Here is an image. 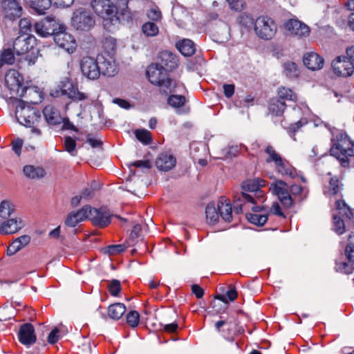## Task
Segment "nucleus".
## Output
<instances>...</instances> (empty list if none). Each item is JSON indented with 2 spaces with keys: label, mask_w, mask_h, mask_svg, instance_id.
I'll list each match as a JSON object with an SVG mask.
<instances>
[{
  "label": "nucleus",
  "mask_w": 354,
  "mask_h": 354,
  "mask_svg": "<svg viewBox=\"0 0 354 354\" xmlns=\"http://www.w3.org/2000/svg\"><path fill=\"white\" fill-rule=\"evenodd\" d=\"M120 8L117 7L111 0H93L91 6L95 12L101 17L104 21V26L109 28V25H114L120 20L129 21L133 18V15L128 8L129 0H115Z\"/></svg>",
  "instance_id": "obj_1"
},
{
  "label": "nucleus",
  "mask_w": 354,
  "mask_h": 354,
  "mask_svg": "<svg viewBox=\"0 0 354 354\" xmlns=\"http://www.w3.org/2000/svg\"><path fill=\"white\" fill-rule=\"evenodd\" d=\"M34 43L35 37L28 35H20L15 39L13 51L19 57V62H26L28 66L35 64L37 58V50L33 47Z\"/></svg>",
  "instance_id": "obj_2"
},
{
  "label": "nucleus",
  "mask_w": 354,
  "mask_h": 354,
  "mask_svg": "<svg viewBox=\"0 0 354 354\" xmlns=\"http://www.w3.org/2000/svg\"><path fill=\"white\" fill-rule=\"evenodd\" d=\"M330 154L342 165H348L349 158L354 156V142L344 133H339L332 140Z\"/></svg>",
  "instance_id": "obj_3"
},
{
  "label": "nucleus",
  "mask_w": 354,
  "mask_h": 354,
  "mask_svg": "<svg viewBox=\"0 0 354 354\" xmlns=\"http://www.w3.org/2000/svg\"><path fill=\"white\" fill-rule=\"evenodd\" d=\"M149 81L153 85L167 88H176L184 86L183 84L171 78L165 68L158 64H151L147 69Z\"/></svg>",
  "instance_id": "obj_4"
},
{
  "label": "nucleus",
  "mask_w": 354,
  "mask_h": 354,
  "mask_svg": "<svg viewBox=\"0 0 354 354\" xmlns=\"http://www.w3.org/2000/svg\"><path fill=\"white\" fill-rule=\"evenodd\" d=\"M241 196L245 204L237 203L235 207L236 212H241L243 207L250 208L254 213L247 214L248 220L256 225H263L268 221V210L265 209L264 206L255 205L256 201L252 195L243 193Z\"/></svg>",
  "instance_id": "obj_5"
},
{
  "label": "nucleus",
  "mask_w": 354,
  "mask_h": 354,
  "mask_svg": "<svg viewBox=\"0 0 354 354\" xmlns=\"http://www.w3.org/2000/svg\"><path fill=\"white\" fill-rule=\"evenodd\" d=\"M297 95L293 90H278L277 95L269 103V112L275 116H281L286 109L287 102H295Z\"/></svg>",
  "instance_id": "obj_6"
},
{
  "label": "nucleus",
  "mask_w": 354,
  "mask_h": 354,
  "mask_svg": "<svg viewBox=\"0 0 354 354\" xmlns=\"http://www.w3.org/2000/svg\"><path fill=\"white\" fill-rule=\"evenodd\" d=\"M254 31L259 38L269 40L274 37L277 31V26L272 18L268 16H259L254 20Z\"/></svg>",
  "instance_id": "obj_7"
},
{
  "label": "nucleus",
  "mask_w": 354,
  "mask_h": 354,
  "mask_svg": "<svg viewBox=\"0 0 354 354\" xmlns=\"http://www.w3.org/2000/svg\"><path fill=\"white\" fill-rule=\"evenodd\" d=\"M15 115L17 121L22 125L31 127L40 120V114L34 108L20 104L17 106Z\"/></svg>",
  "instance_id": "obj_8"
},
{
  "label": "nucleus",
  "mask_w": 354,
  "mask_h": 354,
  "mask_svg": "<svg viewBox=\"0 0 354 354\" xmlns=\"http://www.w3.org/2000/svg\"><path fill=\"white\" fill-rule=\"evenodd\" d=\"M72 25L77 30H88L95 25V19L91 11L80 8L73 12Z\"/></svg>",
  "instance_id": "obj_9"
},
{
  "label": "nucleus",
  "mask_w": 354,
  "mask_h": 354,
  "mask_svg": "<svg viewBox=\"0 0 354 354\" xmlns=\"http://www.w3.org/2000/svg\"><path fill=\"white\" fill-rule=\"evenodd\" d=\"M336 209L338 211V215H333V230L334 231L341 235L345 231V223L340 218V216L350 219L353 216V212L350 207L343 201H337L335 203Z\"/></svg>",
  "instance_id": "obj_10"
},
{
  "label": "nucleus",
  "mask_w": 354,
  "mask_h": 354,
  "mask_svg": "<svg viewBox=\"0 0 354 354\" xmlns=\"http://www.w3.org/2000/svg\"><path fill=\"white\" fill-rule=\"evenodd\" d=\"M270 192L277 196L282 205L289 208L293 205V199L288 191V186L283 180H278L270 184L269 187Z\"/></svg>",
  "instance_id": "obj_11"
},
{
  "label": "nucleus",
  "mask_w": 354,
  "mask_h": 354,
  "mask_svg": "<svg viewBox=\"0 0 354 354\" xmlns=\"http://www.w3.org/2000/svg\"><path fill=\"white\" fill-rule=\"evenodd\" d=\"M97 57H84L80 61V69L84 77L95 80L100 77V69Z\"/></svg>",
  "instance_id": "obj_12"
},
{
  "label": "nucleus",
  "mask_w": 354,
  "mask_h": 354,
  "mask_svg": "<svg viewBox=\"0 0 354 354\" xmlns=\"http://www.w3.org/2000/svg\"><path fill=\"white\" fill-rule=\"evenodd\" d=\"M266 181L261 178H254V179H249L245 181L242 185L243 192L240 194V195L234 197V203L236 205L237 203H243L245 204V201L242 199V194L246 192H252L254 193V195L257 196V197L262 196L263 193L260 190L261 187L266 186Z\"/></svg>",
  "instance_id": "obj_13"
},
{
  "label": "nucleus",
  "mask_w": 354,
  "mask_h": 354,
  "mask_svg": "<svg viewBox=\"0 0 354 354\" xmlns=\"http://www.w3.org/2000/svg\"><path fill=\"white\" fill-rule=\"evenodd\" d=\"M3 17L11 21L19 18L23 13V8L19 0H0Z\"/></svg>",
  "instance_id": "obj_14"
},
{
  "label": "nucleus",
  "mask_w": 354,
  "mask_h": 354,
  "mask_svg": "<svg viewBox=\"0 0 354 354\" xmlns=\"http://www.w3.org/2000/svg\"><path fill=\"white\" fill-rule=\"evenodd\" d=\"M100 75L114 76L118 73V65L115 57L112 55H97Z\"/></svg>",
  "instance_id": "obj_15"
},
{
  "label": "nucleus",
  "mask_w": 354,
  "mask_h": 354,
  "mask_svg": "<svg viewBox=\"0 0 354 354\" xmlns=\"http://www.w3.org/2000/svg\"><path fill=\"white\" fill-rule=\"evenodd\" d=\"M285 28L289 35L298 38L306 37L310 32V28L306 24L295 19H290L286 21Z\"/></svg>",
  "instance_id": "obj_16"
},
{
  "label": "nucleus",
  "mask_w": 354,
  "mask_h": 354,
  "mask_svg": "<svg viewBox=\"0 0 354 354\" xmlns=\"http://www.w3.org/2000/svg\"><path fill=\"white\" fill-rule=\"evenodd\" d=\"M24 226V222L20 217L8 218L0 221V234H12L18 232Z\"/></svg>",
  "instance_id": "obj_17"
},
{
  "label": "nucleus",
  "mask_w": 354,
  "mask_h": 354,
  "mask_svg": "<svg viewBox=\"0 0 354 354\" xmlns=\"http://www.w3.org/2000/svg\"><path fill=\"white\" fill-rule=\"evenodd\" d=\"M334 73L337 75L350 76L354 71V64L347 57H338L332 64Z\"/></svg>",
  "instance_id": "obj_18"
},
{
  "label": "nucleus",
  "mask_w": 354,
  "mask_h": 354,
  "mask_svg": "<svg viewBox=\"0 0 354 354\" xmlns=\"http://www.w3.org/2000/svg\"><path fill=\"white\" fill-rule=\"evenodd\" d=\"M53 39L57 46L64 48L68 53H72L75 50V40L71 34L65 31V29L55 33Z\"/></svg>",
  "instance_id": "obj_19"
},
{
  "label": "nucleus",
  "mask_w": 354,
  "mask_h": 354,
  "mask_svg": "<svg viewBox=\"0 0 354 354\" xmlns=\"http://www.w3.org/2000/svg\"><path fill=\"white\" fill-rule=\"evenodd\" d=\"M88 218L92 223L99 227H106L110 223V214L108 212L102 209L92 208L88 205Z\"/></svg>",
  "instance_id": "obj_20"
},
{
  "label": "nucleus",
  "mask_w": 354,
  "mask_h": 354,
  "mask_svg": "<svg viewBox=\"0 0 354 354\" xmlns=\"http://www.w3.org/2000/svg\"><path fill=\"white\" fill-rule=\"evenodd\" d=\"M18 337L19 341L25 346L35 344L37 337L33 326L29 323L21 325L18 332Z\"/></svg>",
  "instance_id": "obj_21"
},
{
  "label": "nucleus",
  "mask_w": 354,
  "mask_h": 354,
  "mask_svg": "<svg viewBox=\"0 0 354 354\" xmlns=\"http://www.w3.org/2000/svg\"><path fill=\"white\" fill-rule=\"evenodd\" d=\"M275 171L280 175L284 177H288L290 178H296L299 177L303 182H306V179L299 174L295 167H293L290 163L286 159L282 158V160L279 162L274 166Z\"/></svg>",
  "instance_id": "obj_22"
},
{
  "label": "nucleus",
  "mask_w": 354,
  "mask_h": 354,
  "mask_svg": "<svg viewBox=\"0 0 354 354\" xmlns=\"http://www.w3.org/2000/svg\"><path fill=\"white\" fill-rule=\"evenodd\" d=\"M303 62L309 70L317 71L324 66V60L317 53L310 52L304 55Z\"/></svg>",
  "instance_id": "obj_23"
},
{
  "label": "nucleus",
  "mask_w": 354,
  "mask_h": 354,
  "mask_svg": "<svg viewBox=\"0 0 354 354\" xmlns=\"http://www.w3.org/2000/svg\"><path fill=\"white\" fill-rule=\"evenodd\" d=\"M88 218V205L83 207L77 212L69 213L65 220V224L68 227H75L79 223Z\"/></svg>",
  "instance_id": "obj_24"
},
{
  "label": "nucleus",
  "mask_w": 354,
  "mask_h": 354,
  "mask_svg": "<svg viewBox=\"0 0 354 354\" xmlns=\"http://www.w3.org/2000/svg\"><path fill=\"white\" fill-rule=\"evenodd\" d=\"M158 60L160 66L167 70H173L178 65V59L177 56L171 52L165 50L160 53Z\"/></svg>",
  "instance_id": "obj_25"
},
{
  "label": "nucleus",
  "mask_w": 354,
  "mask_h": 354,
  "mask_svg": "<svg viewBox=\"0 0 354 354\" xmlns=\"http://www.w3.org/2000/svg\"><path fill=\"white\" fill-rule=\"evenodd\" d=\"M156 166L160 170L167 171L173 169L176 163V158L168 153H160L156 160Z\"/></svg>",
  "instance_id": "obj_26"
},
{
  "label": "nucleus",
  "mask_w": 354,
  "mask_h": 354,
  "mask_svg": "<svg viewBox=\"0 0 354 354\" xmlns=\"http://www.w3.org/2000/svg\"><path fill=\"white\" fill-rule=\"evenodd\" d=\"M24 83L23 76L16 70L10 69L5 75V86L7 88H19Z\"/></svg>",
  "instance_id": "obj_27"
},
{
  "label": "nucleus",
  "mask_w": 354,
  "mask_h": 354,
  "mask_svg": "<svg viewBox=\"0 0 354 354\" xmlns=\"http://www.w3.org/2000/svg\"><path fill=\"white\" fill-rule=\"evenodd\" d=\"M217 209L221 217L225 222H231L232 220V208L229 199L222 197L218 201Z\"/></svg>",
  "instance_id": "obj_28"
},
{
  "label": "nucleus",
  "mask_w": 354,
  "mask_h": 354,
  "mask_svg": "<svg viewBox=\"0 0 354 354\" xmlns=\"http://www.w3.org/2000/svg\"><path fill=\"white\" fill-rule=\"evenodd\" d=\"M43 114L46 122L50 125H57L62 122L59 112L50 105L44 107Z\"/></svg>",
  "instance_id": "obj_29"
},
{
  "label": "nucleus",
  "mask_w": 354,
  "mask_h": 354,
  "mask_svg": "<svg viewBox=\"0 0 354 354\" xmlns=\"http://www.w3.org/2000/svg\"><path fill=\"white\" fill-rule=\"evenodd\" d=\"M126 306L122 303H115L108 307V316L114 320L120 319L126 312Z\"/></svg>",
  "instance_id": "obj_30"
},
{
  "label": "nucleus",
  "mask_w": 354,
  "mask_h": 354,
  "mask_svg": "<svg viewBox=\"0 0 354 354\" xmlns=\"http://www.w3.org/2000/svg\"><path fill=\"white\" fill-rule=\"evenodd\" d=\"M176 47L185 57L192 56L196 51L194 42L188 39H184L176 43Z\"/></svg>",
  "instance_id": "obj_31"
},
{
  "label": "nucleus",
  "mask_w": 354,
  "mask_h": 354,
  "mask_svg": "<svg viewBox=\"0 0 354 354\" xmlns=\"http://www.w3.org/2000/svg\"><path fill=\"white\" fill-rule=\"evenodd\" d=\"M26 93L27 90H3L1 95L10 102L19 101L21 103V98L24 97Z\"/></svg>",
  "instance_id": "obj_32"
},
{
  "label": "nucleus",
  "mask_w": 354,
  "mask_h": 354,
  "mask_svg": "<svg viewBox=\"0 0 354 354\" xmlns=\"http://www.w3.org/2000/svg\"><path fill=\"white\" fill-rule=\"evenodd\" d=\"M15 211L14 203L10 200H3L0 203V218L7 219L10 218Z\"/></svg>",
  "instance_id": "obj_33"
},
{
  "label": "nucleus",
  "mask_w": 354,
  "mask_h": 354,
  "mask_svg": "<svg viewBox=\"0 0 354 354\" xmlns=\"http://www.w3.org/2000/svg\"><path fill=\"white\" fill-rule=\"evenodd\" d=\"M283 73L288 78L295 79L300 74L297 64L293 62L288 61L283 64Z\"/></svg>",
  "instance_id": "obj_34"
},
{
  "label": "nucleus",
  "mask_w": 354,
  "mask_h": 354,
  "mask_svg": "<svg viewBox=\"0 0 354 354\" xmlns=\"http://www.w3.org/2000/svg\"><path fill=\"white\" fill-rule=\"evenodd\" d=\"M24 175L30 179H37L44 176V170L39 167L26 165L23 169Z\"/></svg>",
  "instance_id": "obj_35"
},
{
  "label": "nucleus",
  "mask_w": 354,
  "mask_h": 354,
  "mask_svg": "<svg viewBox=\"0 0 354 354\" xmlns=\"http://www.w3.org/2000/svg\"><path fill=\"white\" fill-rule=\"evenodd\" d=\"M15 53L11 48L3 49L0 53V68L5 64L12 65L15 61Z\"/></svg>",
  "instance_id": "obj_36"
},
{
  "label": "nucleus",
  "mask_w": 354,
  "mask_h": 354,
  "mask_svg": "<svg viewBox=\"0 0 354 354\" xmlns=\"http://www.w3.org/2000/svg\"><path fill=\"white\" fill-rule=\"evenodd\" d=\"M104 53L103 55L115 56L117 49V41L112 37H106L103 41Z\"/></svg>",
  "instance_id": "obj_37"
},
{
  "label": "nucleus",
  "mask_w": 354,
  "mask_h": 354,
  "mask_svg": "<svg viewBox=\"0 0 354 354\" xmlns=\"http://www.w3.org/2000/svg\"><path fill=\"white\" fill-rule=\"evenodd\" d=\"M217 207L214 203H209L205 209V214L207 222L211 224H214L218 220L219 215L218 213Z\"/></svg>",
  "instance_id": "obj_38"
},
{
  "label": "nucleus",
  "mask_w": 354,
  "mask_h": 354,
  "mask_svg": "<svg viewBox=\"0 0 354 354\" xmlns=\"http://www.w3.org/2000/svg\"><path fill=\"white\" fill-rule=\"evenodd\" d=\"M24 97H26L27 102L39 104L44 99L43 90H27Z\"/></svg>",
  "instance_id": "obj_39"
},
{
  "label": "nucleus",
  "mask_w": 354,
  "mask_h": 354,
  "mask_svg": "<svg viewBox=\"0 0 354 354\" xmlns=\"http://www.w3.org/2000/svg\"><path fill=\"white\" fill-rule=\"evenodd\" d=\"M265 152L268 155V157L266 159V162H274V166H275L283 158L272 146H268L265 149Z\"/></svg>",
  "instance_id": "obj_40"
},
{
  "label": "nucleus",
  "mask_w": 354,
  "mask_h": 354,
  "mask_svg": "<svg viewBox=\"0 0 354 354\" xmlns=\"http://www.w3.org/2000/svg\"><path fill=\"white\" fill-rule=\"evenodd\" d=\"M136 138L142 144L147 145L151 143V133L147 129H137L134 132Z\"/></svg>",
  "instance_id": "obj_41"
},
{
  "label": "nucleus",
  "mask_w": 354,
  "mask_h": 354,
  "mask_svg": "<svg viewBox=\"0 0 354 354\" xmlns=\"http://www.w3.org/2000/svg\"><path fill=\"white\" fill-rule=\"evenodd\" d=\"M142 31L147 37H155L158 34L159 28L153 22L148 21L142 25Z\"/></svg>",
  "instance_id": "obj_42"
},
{
  "label": "nucleus",
  "mask_w": 354,
  "mask_h": 354,
  "mask_svg": "<svg viewBox=\"0 0 354 354\" xmlns=\"http://www.w3.org/2000/svg\"><path fill=\"white\" fill-rule=\"evenodd\" d=\"M44 22H47L49 25L48 28L50 30L51 35L53 37L55 34L61 30L65 29L64 26L62 24L57 22L53 17H47L44 19Z\"/></svg>",
  "instance_id": "obj_43"
},
{
  "label": "nucleus",
  "mask_w": 354,
  "mask_h": 354,
  "mask_svg": "<svg viewBox=\"0 0 354 354\" xmlns=\"http://www.w3.org/2000/svg\"><path fill=\"white\" fill-rule=\"evenodd\" d=\"M186 102V98L184 95H171L167 98V103L174 108H180Z\"/></svg>",
  "instance_id": "obj_44"
},
{
  "label": "nucleus",
  "mask_w": 354,
  "mask_h": 354,
  "mask_svg": "<svg viewBox=\"0 0 354 354\" xmlns=\"http://www.w3.org/2000/svg\"><path fill=\"white\" fill-rule=\"evenodd\" d=\"M345 254L350 262L354 263V233L350 234L345 249Z\"/></svg>",
  "instance_id": "obj_45"
},
{
  "label": "nucleus",
  "mask_w": 354,
  "mask_h": 354,
  "mask_svg": "<svg viewBox=\"0 0 354 354\" xmlns=\"http://www.w3.org/2000/svg\"><path fill=\"white\" fill-rule=\"evenodd\" d=\"M49 25L47 22H44V20L40 22H37L35 24V29L36 32L41 37H47L51 35L50 29L48 28Z\"/></svg>",
  "instance_id": "obj_46"
},
{
  "label": "nucleus",
  "mask_w": 354,
  "mask_h": 354,
  "mask_svg": "<svg viewBox=\"0 0 354 354\" xmlns=\"http://www.w3.org/2000/svg\"><path fill=\"white\" fill-rule=\"evenodd\" d=\"M86 97L87 95L79 90H66V98L73 101L84 100Z\"/></svg>",
  "instance_id": "obj_47"
},
{
  "label": "nucleus",
  "mask_w": 354,
  "mask_h": 354,
  "mask_svg": "<svg viewBox=\"0 0 354 354\" xmlns=\"http://www.w3.org/2000/svg\"><path fill=\"white\" fill-rule=\"evenodd\" d=\"M140 322V314L136 310H131L127 315V323L132 328L136 327Z\"/></svg>",
  "instance_id": "obj_48"
},
{
  "label": "nucleus",
  "mask_w": 354,
  "mask_h": 354,
  "mask_svg": "<svg viewBox=\"0 0 354 354\" xmlns=\"http://www.w3.org/2000/svg\"><path fill=\"white\" fill-rule=\"evenodd\" d=\"M290 192L292 195L298 197L299 201L306 197V193L304 188L299 185H292L290 188Z\"/></svg>",
  "instance_id": "obj_49"
},
{
  "label": "nucleus",
  "mask_w": 354,
  "mask_h": 354,
  "mask_svg": "<svg viewBox=\"0 0 354 354\" xmlns=\"http://www.w3.org/2000/svg\"><path fill=\"white\" fill-rule=\"evenodd\" d=\"M64 148L71 155H76V142L70 136L66 137L64 139Z\"/></svg>",
  "instance_id": "obj_50"
},
{
  "label": "nucleus",
  "mask_w": 354,
  "mask_h": 354,
  "mask_svg": "<svg viewBox=\"0 0 354 354\" xmlns=\"http://www.w3.org/2000/svg\"><path fill=\"white\" fill-rule=\"evenodd\" d=\"M147 17L153 21H159L162 19V13L159 8L153 6L147 10Z\"/></svg>",
  "instance_id": "obj_51"
},
{
  "label": "nucleus",
  "mask_w": 354,
  "mask_h": 354,
  "mask_svg": "<svg viewBox=\"0 0 354 354\" xmlns=\"http://www.w3.org/2000/svg\"><path fill=\"white\" fill-rule=\"evenodd\" d=\"M240 151V147L237 145L228 146L222 150L223 158H232L236 156Z\"/></svg>",
  "instance_id": "obj_52"
},
{
  "label": "nucleus",
  "mask_w": 354,
  "mask_h": 354,
  "mask_svg": "<svg viewBox=\"0 0 354 354\" xmlns=\"http://www.w3.org/2000/svg\"><path fill=\"white\" fill-rule=\"evenodd\" d=\"M58 88H77V86L68 76L60 78L57 84Z\"/></svg>",
  "instance_id": "obj_53"
},
{
  "label": "nucleus",
  "mask_w": 354,
  "mask_h": 354,
  "mask_svg": "<svg viewBox=\"0 0 354 354\" xmlns=\"http://www.w3.org/2000/svg\"><path fill=\"white\" fill-rule=\"evenodd\" d=\"M226 297H227L228 299L232 301L236 299L237 292L234 289V288H233V287L230 288V289L227 292L226 296L225 295H217L216 297V298L222 301L224 303H227L228 301H227Z\"/></svg>",
  "instance_id": "obj_54"
},
{
  "label": "nucleus",
  "mask_w": 354,
  "mask_h": 354,
  "mask_svg": "<svg viewBox=\"0 0 354 354\" xmlns=\"http://www.w3.org/2000/svg\"><path fill=\"white\" fill-rule=\"evenodd\" d=\"M109 292L113 296H118L119 292L121 291L120 282L118 280L113 279L109 282L108 286Z\"/></svg>",
  "instance_id": "obj_55"
},
{
  "label": "nucleus",
  "mask_w": 354,
  "mask_h": 354,
  "mask_svg": "<svg viewBox=\"0 0 354 354\" xmlns=\"http://www.w3.org/2000/svg\"><path fill=\"white\" fill-rule=\"evenodd\" d=\"M12 306H4L0 309V322H6L12 318V313L13 311Z\"/></svg>",
  "instance_id": "obj_56"
},
{
  "label": "nucleus",
  "mask_w": 354,
  "mask_h": 354,
  "mask_svg": "<svg viewBox=\"0 0 354 354\" xmlns=\"http://www.w3.org/2000/svg\"><path fill=\"white\" fill-rule=\"evenodd\" d=\"M126 246L123 244L111 245L106 248V252L110 255H116L124 252Z\"/></svg>",
  "instance_id": "obj_57"
},
{
  "label": "nucleus",
  "mask_w": 354,
  "mask_h": 354,
  "mask_svg": "<svg viewBox=\"0 0 354 354\" xmlns=\"http://www.w3.org/2000/svg\"><path fill=\"white\" fill-rule=\"evenodd\" d=\"M19 26L21 32L23 33L22 35H27L31 29V23L30 19L28 18L21 19L19 23Z\"/></svg>",
  "instance_id": "obj_58"
},
{
  "label": "nucleus",
  "mask_w": 354,
  "mask_h": 354,
  "mask_svg": "<svg viewBox=\"0 0 354 354\" xmlns=\"http://www.w3.org/2000/svg\"><path fill=\"white\" fill-rule=\"evenodd\" d=\"M22 248L21 245L19 243L16 239L7 248V254L8 256H12L16 254L18 251H19Z\"/></svg>",
  "instance_id": "obj_59"
},
{
  "label": "nucleus",
  "mask_w": 354,
  "mask_h": 354,
  "mask_svg": "<svg viewBox=\"0 0 354 354\" xmlns=\"http://www.w3.org/2000/svg\"><path fill=\"white\" fill-rule=\"evenodd\" d=\"M254 23L253 19L247 14H243L240 17V24L246 28L254 26Z\"/></svg>",
  "instance_id": "obj_60"
},
{
  "label": "nucleus",
  "mask_w": 354,
  "mask_h": 354,
  "mask_svg": "<svg viewBox=\"0 0 354 354\" xmlns=\"http://www.w3.org/2000/svg\"><path fill=\"white\" fill-rule=\"evenodd\" d=\"M340 189L339 180L337 178H332L329 183V191L332 194H336Z\"/></svg>",
  "instance_id": "obj_61"
},
{
  "label": "nucleus",
  "mask_w": 354,
  "mask_h": 354,
  "mask_svg": "<svg viewBox=\"0 0 354 354\" xmlns=\"http://www.w3.org/2000/svg\"><path fill=\"white\" fill-rule=\"evenodd\" d=\"M59 330L58 328H55L48 336V342L49 344H53L58 342L59 339Z\"/></svg>",
  "instance_id": "obj_62"
},
{
  "label": "nucleus",
  "mask_w": 354,
  "mask_h": 354,
  "mask_svg": "<svg viewBox=\"0 0 354 354\" xmlns=\"http://www.w3.org/2000/svg\"><path fill=\"white\" fill-rule=\"evenodd\" d=\"M229 3L230 8L236 12H241L243 10V4L239 0H226Z\"/></svg>",
  "instance_id": "obj_63"
},
{
  "label": "nucleus",
  "mask_w": 354,
  "mask_h": 354,
  "mask_svg": "<svg viewBox=\"0 0 354 354\" xmlns=\"http://www.w3.org/2000/svg\"><path fill=\"white\" fill-rule=\"evenodd\" d=\"M23 145V141L21 139H17L13 140L12 142V150L15 152L17 156L21 154V148Z\"/></svg>",
  "instance_id": "obj_64"
}]
</instances>
